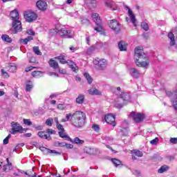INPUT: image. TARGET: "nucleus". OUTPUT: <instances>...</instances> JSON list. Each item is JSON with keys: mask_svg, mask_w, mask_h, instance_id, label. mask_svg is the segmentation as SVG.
Here are the masks:
<instances>
[{"mask_svg": "<svg viewBox=\"0 0 177 177\" xmlns=\"http://www.w3.org/2000/svg\"><path fill=\"white\" fill-rule=\"evenodd\" d=\"M72 118V124L74 127H81L85 124V118H86V115L82 111H76L73 115L71 113H68L66 115V120L67 121Z\"/></svg>", "mask_w": 177, "mask_h": 177, "instance_id": "nucleus-1", "label": "nucleus"}, {"mask_svg": "<svg viewBox=\"0 0 177 177\" xmlns=\"http://www.w3.org/2000/svg\"><path fill=\"white\" fill-rule=\"evenodd\" d=\"M120 87L117 88L116 95L119 96L117 100L115 101L114 106L116 109H122L125 104H128L131 102V95L128 93H122Z\"/></svg>", "mask_w": 177, "mask_h": 177, "instance_id": "nucleus-2", "label": "nucleus"}, {"mask_svg": "<svg viewBox=\"0 0 177 177\" xmlns=\"http://www.w3.org/2000/svg\"><path fill=\"white\" fill-rule=\"evenodd\" d=\"M136 64L138 67H144L146 68L150 64L149 60L142 61V59H146V54L143 52L142 47L135 48Z\"/></svg>", "mask_w": 177, "mask_h": 177, "instance_id": "nucleus-3", "label": "nucleus"}, {"mask_svg": "<svg viewBox=\"0 0 177 177\" xmlns=\"http://www.w3.org/2000/svg\"><path fill=\"white\" fill-rule=\"evenodd\" d=\"M11 19L12 20V28L11 29L14 34H17L22 31L21 21H20V16H19V12L16 10L12 11L10 15Z\"/></svg>", "mask_w": 177, "mask_h": 177, "instance_id": "nucleus-4", "label": "nucleus"}, {"mask_svg": "<svg viewBox=\"0 0 177 177\" xmlns=\"http://www.w3.org/2000/svg\"><path fill=\"white\" fill-rule=\"evenodd\" d=\"M93 63L99 71H104V70L107 68V66H109V62L104 58H95Z\"/></svg>", "mask_w": 177, "mask_h": 177, "instance_id": "nucleus-5", "label": "nucleus"}, {"mask_svg": "<svg viewBox=\"0 0 177 177\" xmlns=\"http://www.w3.org/2000/svg\"><path fill=\"white\" fill-rule=\"evenodd\" d=\"M55 59H58L61 64H68L70 68L73 70V71H75V72L77 71V65L75 64V63H74V62L71 60H67L66 59V55H61L59 57H56Z\"/></svg>", "mask_w": 177, "mask_h": 177, "instance_id": "nucleus-6", "label": "nucleus"}, {"mask_svg": "<svg viewBox=\"0 0 177 177\" xmlns=\"http://www.w3.org/2000/svg\"><path fill=\"white\" fill-rule=\"evenodd\" d=\"M12 129L10 133L12 135H16V133H23V132H26L27 129L23 128L20 124L15 122H11Z\"/></svg>", "mask_w": 177, "mask_h": 177, "instance_id": "nucleus-7", "label": "nucleus"}, {"mask_svg": "<svg viewBox=\"0 0 177 177\" xmlns=\"http://www.w3.org/2000/svg\"><path fill=\"white\" fill-rule=\"evenodd\" d=\"M129 118L133 120L134 122H142L145 120V115L136 112H131L129 115Z\"/></svg>", "mask_w": 177, "mask_h": 177, "instance_id": "nucleus-8", "label": "nucleus"}, {"mask_svg": "<svg viewBox=\"0 0 177 177\" xmlns=\"http://www.w3.org/2000/svg\"><path fill=\"white\" fill-rule=\"evenodd\" d=\"M57 32L59 35H61V37H65V38L70 39L74 37V31L67 30L66 28H61V30H59Z\"/></svg>", "mask_w": 177, "mask_h": 177, "instance_id": "nucleus-9", "label": "nucleus"}, {"mask_svg": "<svg viewBox=\"0 0 177 177\" xmlns=\"http://www.w3.org/2000/svg\"><path fill=\"white\" fill-rule=\"evenodd\" d=\"M109 26L111 30H113V31H115V32H118L120 30H121V27L120 25V22L117 21L116 19H112L109 21Z\"/></svg>", "mask_w": 177, "mask_h": 177, "instance_id": "nucleus-10", "label": "nucleus"}, {"mask_svg": "<svg viewBox=\"0 0 177 177\" xmlns=\"http://www.w3.org/2000/svg\"><path fill=\"white\" fill-rule=\"evenodd\" d=\"M24 17H25L26 21H28V23H31L32 21H35V20H37L38 16L35 12H27L24 15Z\"/></svg>", "mask_w": 177, "mask_h": 177, "instance_id": "nucleus-11", "label": "nucleus"}, {"mask_svg": "<svg viewBox=\"0 0 177 177\" xmlns=\"http://www.w3.org/2000/svg\"><path fill=\"white\" fill-rule=\"evenodd\" d=\"M174 34H177V27L174 28L172 29V32H169L168 33V38L169 39H170V46H174V45H175V35Z\"/></svg>", "mask_w": 177, "mask_h": 177, "instance_id": "nucleus-12", "label": "nucleus"}, {"mask_svg": "<svg viewBox=\"0 0 177 177\" xmlns=\"http://www.w3.org/2000/svg\"><path fill=\"white\" fill-rule=\"evenodd\" d=\"M105 121L107 124H111L113 127H115V116L111 114L105 115Z\"/></svg>", "mask_w": 177, "mask_h": 177, "instance_id": "nucleus-13", "label": "nucleus"}, {"mask_svg": "<svg viewBox=\"0 0 177 177\" xmlns=\"http://www.w3.org/2000/svg\"><path fill=\"white\" fill-rule=\"evenodd\" d=\"M126 9L128 10L129 17L131 19V23L133 26H136V18L135 17V14L131 11L129 7L125 6Z\"/></svg>", "mask_w": 177, "mask_h": 177, "instance_id": "nucleus-14", "label": "nucleus"}, {"mask_svg": "<svg viewBox=\"0 0 177 177\" xmlns=\"http://www.w3.org/2000/svg\"><path fill=\"white\" fill-rule=\"evenodd\" d=\"M36 6L39 9V10H46L48 4L44 1H39L36 3Z\"/></svg>", "mask_w": 177, "mask_h": 177, "instance_id": "nucleus-15", "label": "nucleus"}, {"mask_svg": "<svg viewBox=\"0 0 177 177\" xmlns=\"http://www.w3.org/2000/svg\"><path fill=\"white\" fill-rule=\"evenodd\" d=\"M91 17L93 19V21L97 24V26H100V23H102L100 20V17L99 16V14L94 12L91 15Z\"/></svg>", "mask_w": 177, "mask_h": 177, "instance_id": "nucleus-16", "label": "nucleus"}, {"mask_svg": "<svg viewBox=\"0 0 177 177\" xmlns=\"http://www.w3.org/2000/svg\"><path fill=\"white\" fill-rule=\"evenodd\" d=\"M6 160L7 164L3 166V171H5L6 172H9V171L12 169L13 167L12 166V163L9 162V158H7Z\"/></svg>", "mask_w": 177, "mask_h": 177, "instance_id": "nucleus-17", "label": "nucleus"}, {"mask_svg": "<svg viewBox=\"0 0 177 177\" xmlns=\"http://www.w3.org/2000/svg\"><path fill=\"white\" fill-rule=\"evenodd\" d=\"M37 135L39 138H41V139H46L47 140H50L52 139L50 136H48L45 131H39Z\"/></svg>", "mask_w": 177, "mask_h": 177, "instance_id": "nucleus-18", "label": "nucleus"}, {"mask_svg": "<svg viewBox=\"0 0 177 177\" xmlns=\"http://www.w3.org/2000/svg\"><path fill=\"white\" fill-rule=\"evenodd\" d=\"M119 49L121 52H124L127 50V46H128V44L125 41H120L118 43Z\"/></svg>", "mask_w": 177, "mask_h": 177, "instance_id": "nucleus-19", "label": "nucleus"}, {"mask_svg": "<svg viewBox=\"0 0 177 177\" xmlns=\"http://www.w3.org/2000/svg\"><path fill=\"white\" fill-rule=\"evenodd\" d=\"M88 93H89V95H102V92H100L96 88H90L88 91Z\"/></svg>", "mask_w": 177, "mask_h": 177, "instance_id": "nucleus-20", "label": "nucleus"}, {"mask_svg": "<svg viewBox=\"0 0 177 177\" xmlns=\"http://www.w3.org/2000/svg\"><path fill=\"white\" fill-rule=\"evenodd\" d=\"M48 63L50 67L54 68V70H57L59 68V63H57V62H56L55 60L50 59Z\"/></svg>", "mask_w": 177, "mask_h": 177, "instance_id": "nucleus-21", "label": "nucleus"}, {"mask_svg": "<svg viewBox=\"0 0 177 177\" xmlns=\"http://www.w3.org/2000/svg\"><path fill=\"white\" fill-rule=\"evenodd\" d=\"M7 68L9 73H15L17 70V66H16L15 64H8Z\"/></svg>", "mask_w": 177, "mask_h": 177, "instance_id": "nucleus-22", "label": "nucleus"}, {"mask_svg": "<svg viewBox=\"0 0 177 177\" xmlns=\"http://www.w3.org/2000/svg\"><path fill=\"white\" fill-rule=\"evenodd\" d=\"M40 150H46V153L48 154H54L55 156H60V153L58 151H56L55 150H50L48 149H46L45 147L40 148Z\"/></svg>", "mask_w": 177, "mask_h": 177, "instance_id": "nucleus-23", "label": "nucleus"}, {"mask_svg": "<svg viewBox=\"0 0 177 177\" xmlns=\"http://www.w3.org/2000/svg\"><path fill=\"white\" fill-rule=\"evenodd\" d=\"M105 6L109 8L111 10H115V8H114V3L111 0H106L105 1Z\"/></svg>", "mask_w": 177, "mask_h": 177, "instance_id": "nucleus-24", "label": "nucleus"}, {"mask_svg": "<svg viewBox=\"0 0 177 177\" xmlns=\"http://www.w3.org/2000/svg\"><path fill=\"white\" fill-rule=\"evenodd\" d=\"M84 100H85V95L80 94L76 98V103H77V104H82Z\"/></svg>", "mask_w": 177, "mask_h": 177, "instance_id": "nucleus-25", "label": "nucleus"}, {"mask_svg": "<svg viewBox=\"0 0 177 177\" xmlns=\"http://www.w3.org/2000/svg\"><path fill=\"white\" fill-rule=\"evenodd\" d=\"M34 85L32 84V82L28 80L26 82V92H30L32 88H33Z\"/></svg>", "mask_w": 177, "mask_h": 177, "instance_id": "nucleus-26", "label": "nucleus"}, {"mask_svg": "<svg viewBox=\"0 0 177 177\" xmlns=\"http://www.w3.org/2000/svg\"><path fill=\"white\" fill-rule=\"evenodd\" d=\"M130 74L132 77L138 78L139 77V71L136 68H131L130 69Z\"/></svg>", "mask_w": 177, "mask_h": 177, "instance_id": "nucleus-27", "label": "nucleus"}, {"mask_svg": "<svg viewBox=\"0 0 177 177\" xmlns=\"http://www.w3.org/2000/svg\"><path fill=\"white\" fill-rule=\"evenodd\" d=\"M32 75L35 78H39L44 75V73H42L41 71H35L32 73Z\"/></svg>", "mask_w": 177, "mask_h": 177, "instance_id": "nucleus-28", "label": "nucleus"}, {"mask_svg": "<svg viewBox=\"0 0 177 177\" xmlns=\"http://www.w3.org/2000/svg\"><path fill=\"white\" fill-rule=\"evenodd\" d=\"M72 143H75V145H84V143H85V141L84 140L80 139V138L78 137H75L72 141Z\"/></svg>", "mask_w": 177, "mask_h": 177, "instance_id": "nucleus-29", "label": "nucleus"}, {"mask_svg": "<svg viewBox=\"0 0 177 177\" xmlns=\"http://www.w3.org/2000/svg\"><path fill=\"white\" fill-rule=\"evenodd\" d=\"M169 169V167L167 165L162 166L158 170V174H164V172H167Z\"/></svg>", "mask_w": 177, "mask_h": 177, "instance_id": "nucleus-30", "label": "nucleus"}, {"mask_svg": "<svg viewBox=\"0 0 177 177\" xmlns=\"http://www.w3.org/2000/svg\"><path fill=\"white\" fill-rule=\"evenodd\" d=\"M1 39L4 41V42H8L9 44H10V42H12V38H10L9 37V35H3L1 36Z\"/></svg>", "mask_w": 177, "mask_h": 177, "instance_id": "nucleus-31", "label": "nucleus"}, {"mask_svg": "<svg viewBox=\"0 0 177 177\" xmlns=\"http://www.w3.org/2000/svg\"><path fill=\"white\" fill-rule=\"evenodd\" d=\"M84 77L87 80L88 84H92V82L93 81V79H92V77L89 75L88 73H84Z\"/></svg>", "mask_w": 177, "mask_h": 177, "instance_id": "nucleus-32", "label": "nucleus"}, {"mask_svg": "<svg viewBox=\"0 0 177 177\" xmlns=\"http://www.w3.org/2000/svg\"><path fill=\"white\" fill-rule=\"evenodd\" d=\"M121 133L123 136H128L129 135V130L128 127H122Z\"/></svg>", "mask_w": 177, "mask_h": 177, "instance_id": "nucleus-33", "label": "nucleus"}, {"mask_svg": "<svg viewBox=\"0 0 177 177\" xmlns=\"http://www.w3.org/2000/svg\"><path fill=\"white\" fill-rule=\"evenodd\" d=\"M58 134L59 135L60 138H62L63 139H66V140L70 139V137L64 133V131H59Z\"/></svg>", "mask_w": 177, "mask_h": 177, "instance_id": "nucleus-34", "label": "nucleus"}, {"mask_svg": "<svg viewBox=\"0 0 177 177\" xmlns=\"http://www.w3.org/2000/svg\"><path fill=\"white\" fill-rule=\"evenodd\" d=\"M30 41H32V37L29 36L26 39H22L21 40V44H24V45H27V44H28V42H30Z\"/></svg>", "mask_w": 177, "mask_h": 177, "instance_id": "nucleus-35", "label": "nucleus"}, {"mask_svg": "<svg viewBox=\"0 0 177 177\" xmlns=\"http://www.w3.org/2000/svg\"><path fill=\"white\" fill-rule=\"evenodd\" d=\"M33 52L35 55H37V56H42V53L39 50V47L38 46L33 47Z\"/></svg>", "mask_w": 177, "mask_h": 177, "instance_id": "nucleus-36", "label": "nucleus"}, {"mask_svg": "<svg viewBox=\"0 0 177 177\" xmlns=\"http://www.w3.org/2000/svg\"><path fill=\"white\" fill-rule=\"evenodd\" d=\"M132 153L135 154V156H137V157H142L143 156V152L134 149L132 151Z\"/></svg>", "mask_w": 177, "mask_h": 177, "instance_id": "nucleus-37", "label": "nucleus"}, {"mask_svg": "<svg viewBox=\"0 0 177 177\" xmlns=\"http://www.w3.org/2000/svg\"><path fill=\"white\" fill-rule=\"evenodd\" d=\"M111 161L113 164L115 165V167H118V165H121V162L118 159H111Z\"/></svg>", "mask_w": 177, "mask_h": 177, "instance_id": "nucleus-38", "label": "nucleus"}, {"mask_svg": "<svg viewBox=\"0 0 177 177\" xmlns=\"http://www.w3.org/2000/svg\"><path fill=\"white\" fill-rule=\"evenodd\" d=\"M141 27L145 31H149V24L146 22L141 23Z\"/></svg>", "mask_w": 177, "mask_h": 177, "instance_id": "nucleus-39", "label": "nucleus"}, {"mask_svg": "<svg viewBox=\"0 0 177 177\" xmlns=\"http://www.w3.org/2000/svg\"><path fill=\"white\" fill-rule=\"evenodd\" d=\"M24 124L28 125V127H31V125H32V122L30 119H24Z\"/></svg>", "mask_w": 177, "mask_h": 177, "instance_id": "nucleus-40", "label": "nucleus"}, {"mask_svg": "<svg viewBox=\"0 0 177 177\" xmlns=\"http://www.w3.org/2000/svg\"><path fill=\"white\" fill-rule=\"evenodd\" d=\"M55 146L57 147H66V142H57L55 143Z\"/></svg>", "mask_w": 177, "mask_h": 177, "instance_id": "nucleus-41", "label": "nucleus"}, {"mask_svg": "<svg viewBox=\"0 0 177 177\" xmlns=\"http://www.w3.org/2000/svg\"><path fill=\"white\" fill-rule=\"evenodd\" d=\"M66 107H67V105L64 104H59L57 106L58 110H66Z\"/></svg>", "mask_w": 177, "mask_h": 177, "instance_id": "nucleus-42", "label": "nucleus"}, {"mask_svg": "<svg viewBox=\"0 0 177 177\" xmlns=\"http://www.w3.org/2000/svg\"><path fill=\"white\" fill-rule=\"evenodd\" d=\"M52 122H53V119L52 118L47 119L46 121V124L48 127H52Z\"/></svg>", "mask_w": 177, "mask_h": 177, "instance_id": "nucleus-43", "label": "nucleus"}, {"mask_svg": "<svg viewBox=\"0 0 177 177\" xmlns=\"http://www.w3.org/2000/svg\"><path fill=\"white\" fill-rule=\"evenodd\" d=\"M21 174H23V172L20 171V170H17V171H15L13 173L14 177H19V176H21Z\"/></svg>", "mask_w": 177, "mask_h": 177, "instance_id": "nucleus-44", "label": "nucleus"}, {"mask_svg": "<svg viewBox=\"0 0 177 177\" xmlns=\"http://www.w3.org/2000/svg\"><path fill=\"white\" fill-rule=\"evenodd\" d=\"M92 129L95 131V132H99L100 127L97 124H93L92 126Z\"/></svg>", "mask_w": 177, "mask_h": 177, "instance_id": "nucleus-45", "label": "nucleus"}, {"mask_svg": "<svg viewBox=\"0 0 177 177\" xmlns=\"http://www.w3.org/2000/svg\"><path fill=\"white\" fill-rule=\"evenodd\" d=\"M10 134H9L3 141V145H8L9 143V139H10Z\"/></svg>", "mask_w": 177, "mask_h": 177, "instance_id": "nucleus-46", "label": "nucleus"}, {"mask_svg": "<svg viewBox=\"0 0 177 177\" xmlns=\"http://www.w3.org/2000/svg\"><path fill=\"white\" fill-rule=\"evenodd\" d=\"M1 74L4 76L5 78H9V73L8 72L5 71V70L1 69Z\"/></svg>", "mask_w": 177, "mask_h": 177, "instance_id": "nucleus-47", "label": "nucleus"}, {"mask_svg": "<svg viewBox=\"0 0 177 177\" xmlns=\"http://www.w3.org/2000/svg\"><path fill=\"white\" fill-rule=\"evenodd\" d=\"M121 127L122 128H128V122L127 120H124L121 123Z\"/></svg>", "mask_w": 177, "mask_h": 177, "instance_id": "nucleus-48", "label": "nucleus"}, {"mask_svg": "<svg viewBox=\"0 0 177 177\" xmlns=\"http://www.w3.org/2000/svg\"><path fill=\"white\" fill-rule=\"evenodd\" d=\"M34 68H37V67L30 66L25 68V72L28 73L29 71H31V70H34Z\"/></svg>", "mask_w": 177, "mask_h": 177, "instance_id": "nucleus-49", "label": "nucleus"}, {"mask_svg": "<svg viewBox=\"0 0 177 177\" xmlns=\"http://www.w3.org/2000/svg\"><path fill=\"white\" fill-rule=\"evenodd\" d=\"M46 133H48V135H55V133H56V131L53 129H48L46 131Z\"/></svg>", "mask_w": 177, "mask_h": 177, "instance_id": "nucleus-50", "label": "nucleus"}, {"mask_svg": "<svg viewBox=\"0 0 177 177\" xmlns=\"http://www.w3.org/2000/svg\"><path fill=\"white\" fill-rule=\"evenodd\" d=\"M151 145H156L158 143V138H156L155 139L150 141Z\"/></svg>", "mask_w": 177, "mask_h": 177, "instance_id": "nucleus-51", "label": "nucleus"}, {"mask_svg": "<svg viewBox=\"0 0 177 177\" xmlns=\"http://www.w3.org/2000/svg\"><path fill=\"white\" fill-rule=\"evenodd\" d=\"M57 129H59V131H64V127H63V125H62L59 123H58V124H57Z\"/></svg>", "mask_w": 177, "mask_h": 177, "instance_id": "nucleus-52", "label": "nucleus"}, {"mask_svg": "<svg viewBox=\"0 0 177 177\" xmlns=\"http://www.w3.org/2000/svg\"><path fill=\"white\" fill-rule=\"evenodd\" d=\"M27 34H28V35H35V32H34L31 29H28L27 30Z\"/></svg>", "mask_w": 177, "mask_h": 177, "instance_id": "nucleus-53", "label": "nucleus"}, {"mask_svg": "<svg viewBox=\"0 0 177 177\" xmlns=\"http://www.w3.org/2000/svg\"><path fill=\"white\" fill-rule=\"evenodd\" d=\"M81 23H82V24H86L89 23V20H88V19H82L81 20Z\"/></svg>", "mask_w": 177, "mask_h": 177, "instance_id": "nucleus-54", "label": "nucleus"}, {"mask_svg": "<svg viewBox=\"0 0 177 177\" xmlns=\"http://www.w3.org/2000/svg\"><path fill=\"white\" fill-rule=\"evenodd\" d=\"M170 142L171 143H174V145H176V143H177V138H171L170 139Z\"/></svg>", "mask_w": 177, "mask_h": 177, "instance_id": "nucleus-55", "label": "nucleus"}, {"mask_svg": "<svg viewBox=\"0 0 177 177\" xmlns=\"http://www.w3.org/2000/svg\"><path fill=\"white\" fill-rule=\"evenodd\" d=\"M57 70H59V72L60 73V74H66V71L64 68L61 69L59 68Z\"/></svg>", "mask_w": 177, "mask_h": 177, "instance_id": "nucleus-56", "label": "nucleus"}, {"mask_svg": "<svg viewBox=\"0 0 177 177\" xmlns=\"http://www.w3.org/2000/svg\"><path fill=\"white\" fill-rule=\"evenodd\" d=\"M66 149H73V147H74V145H71V144H67L66 143Z\"/></svg>", "mask_w": 177, "mask_h": 177, "instance_id": "nucleus-57", "label": "nucleus"}, {"mask_svg": "<svg viewBox=\"0 0 177 177\" xmlns=\"http://www.w3.org/2000/svg\"><path fill=\"white\" fill-rule=\"evenodd\" d=\"M36 59L35 57H32L29 59V63H35Z\"/></svg>", "mask_w": 177, "mask_h": 177, "instance_id": "nucleus-58", "label": "nucleus"}, {"mask_svg": "<svg viewBox=\"0 0 177 177\" xmlns=\"http://www.w3.org/2000/svg\"><path fill=\"white\" fill-rule=\"evenodd\" d=\"M74 2V0H66L65 1V3H67V5H71Z\"/></svg>", "mask_w": 177, "mask_h": 177, "instance_id": "nucleus-59", "label": "nucleus"}, {"mask_svg": "<svg viewBox=\"0 0 177 177\" xmlns=\"http://www.w3.org/2000/svg\"><path fill=\"white\" fill-rule=\"evenodd\" d=\"M69 49L71 52H75V50H77V47L71 46Z\"/></svg>", "mask_w": 177, "mask_h": 177, "instance_id": "nucleus-60", "label": "nucleus"}, {"mask_svg": "<svg viewBox=\"0 0 177 177\" xmlns=\"http://www.w3.org/2000/svg\"><path fill=\"white\" fill-rule=\"evenodd\" d=\"M94 30L95 31H97V32H100V31H102V27H96V28H94Z\"/></svg>", "mask_w": 177, "mask_h": 177, "instance_id": "nucleus-61", "label": "nucleus"}, {"mask_svg": "<svg viewBox=\"0 0 177 177\" xmlns=\"http://www.w3.org/2000/svg\"><path fill=\"white\" fill-rule=\"evenodd\" d=\"M91 41V37L89 36L86 37V41L88 45H89V42Z\"/></svg>", "mask_w": 177, "mask_h": 177, "instance_id": "nucleus-62", "label": "nucleus"}, {"mask_svg": "<svg viewBox=\"0 0 177 177\" xmlns=\"http://www.w3.org/2000/svg\"><path fill=\"white\" fill-rule=\"evenodd\" d=\"M35 128L36 129H38L39 131H41V130H42V129L44 128V127H42V126H35Z\"/></svg>", "mask_w": 177, "mask_h": 177, "instance_id": "nucleus-63", "label": "nucleus"}, {"mask_svg": "<svg viewBox=\"0 0 177 177\" xmlns=\"http://www.w3.org/2000/svg\"><path fill=\"white\" fill-rule=\"evenodd\" d=\"M31 133H25L24 135V136H25V138H31Z\"/></svg>", "mask_w": 177, "mask_h": 177, "instance_id": "nucleus-64", "label": "nucleus"}]
</instances>
